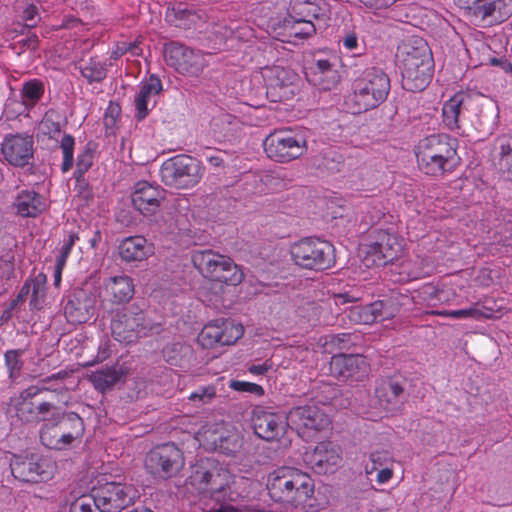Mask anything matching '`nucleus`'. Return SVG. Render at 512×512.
<instances>
[{"label":"nucleus","instance_id":"obj_11","mask_svg":"<svg viewBox=\"0 0 512 512\" xmlns=\"http://www.w3.org/2000/svg\"><path fill=\"white\" fill-rule=\"evenodd\" d=\"M366 266H384L402 258L405 239L389 230L380 229L376 241L364 246Z\"/></svg>","mask_w":512,"mask_h":512},{"label":"nucleus","instance_id":"obj_29","mask_svg":"<svg viewBox=\"0 0 512 512\" xmlns=\"http://www.w3.org/2000/svg\"><path fill=\"white\" fill-rule=\"evenodd\" d=\"M470 95L460 92L446 101L442 108L443 122L450 130L460 128V120L466 117V112L472 105Z\"/></svg>","mask_w":512,"mask_h":512},{"label":"nucleus","instance_id":"obj_51","mask_svg":"<svg viewBox=\"0 0 512 512\" xmlns=\"http://www.w3.org/2000/svg\"><path fill=\"white\" fill-rule=\"evenodd\" d=\"M512 16V0H494L490 9L489 21L501 23Z\"/></svg>","mask_w":512,"mask_h":512},{"label":"nucleus","instance_id":"obj_39","mask_svg":"<svg viewBox=\"0 0 512 512\" xmlns=\"http://www.w3.org/2000/svg\"><path fill=\"white\" fill-rule=\"evenodd\" d=\"M283 27L288 36L299 39L311 37L318 30L317 24L310 20H303L293 13L284 19Z\"/></svg>","mask_w":512,"mask_h":512},{"label":"nucleus","instance_id":"obj_12","mask_svg":"<svg viewBox=\"0 0 512 512\" xmlns=\"http://www.w3.org/2000/svg\"><path fill=\"white\" fill-rule=\"evenodd\" d=\"M12 475L28 483H39L50 480L55 471L54 462L41 454H13L10 458Z\"/></svg>","mask_w":512,"mask_h":512},{"label":"nucleus","instance_id":"obj_22","mask_svg":"<svg viewBox=\"0 0 512 512\" xmlns=\"http://www.w3.org/2000/svg\"><path fill=\"white\" fill-rule=\"evenodd\" d=\"M165 199L166 191L159 185H153L147 181L137 182L131 194L134 208L147 217L155 215Z\"/></svg>","mask_w":512,"mask_h":512},{"label":"nucleus","instance_id":"obj_40","mask_svg":"<svg viewBox=\"0 0 512 512\" xmlns=\"http://www.w3.org/2000/svg\"><path fill=\"white\" fill-rule=\"evenodd\" d=\"M65 125V120L62 115L54 110H48L39 125V130L42 135L48 136L49 139L58 141L60 136L64 133L62 132V128Z\"/></svg>","mask_w":512,"mask_h":512},{"label":"nucleus","instance_id":"obj_48","mask_svg":"<svg viewBox=\"0 0 512 512\" xmlns=\"http://www.w3.org/2000/svg\"><path fill=\"white\" fill-rule=\"evenodd\" d=\"M55 142L59 146L63 154L61 170L63 172H68L74 165L75 139L73 136L65 133L62 136H60L58 141Z\"/></svg>","mask_w":512,"mask_h":512},{"label":"nucleus","instance_id":"obj_57","mask_svg":"<svg viewBox=\"0 0 512 512\" xmlns=\"http://www.w3.org/2000/svg\"><path fill=\"white\" fill-rule=\"evenodd\" d=\"M439 289L432 284H425L417 291V297L426 305L435 307Z\"/></svg>","mask_w":512,"mask_h":512},{"label":"nucleus","instance_id":"obj_58","mask_svg":"<svg viewBox=\"0 0 512 512\" xmlns=\"http://www.w3.org/2000/svg\"><path fill=\"white\" fill-rule=\"evenodd\" d=\"M427 314L440 317H449L454 319H473V311L471 306L459 310H432L427 312Z\"/></svg>","mask_w":512,"mask_h":512},{"label":"nucleus","instance_id":"obj_5","mask_svg":"<svg viewBox=\"0 0 512 512\" xmlns=\"http://www.w3.org/2000/svg\"><path fill=\"white\" fill-rule=\"evenodd\" d=\"M289 252L293 263L305 270L325 271L336 264L334 245L318 237L308 236L293 242Z\"/></svg>","mask_w":512,"mask_h":512},{"label":"nucleus","instance_id":"obj_8","mask_svg":"<svg viewBox=\"0 0 512 512\" xmlns=\"http://www.w3.org/2000/svg\"><path fill=\"white\" fill-rule=\"evenodd\" d=\"M231 473L207 459L196 465L189 477L190 483L199 492L207 493L216 501H225L230 488Z\"/></svg>","mask_w":512,"mask_h":512},{"label":"nucleus","instance_id":"obj_35","mask_svg":"<svg viewBox=\"0 0 512 512\" xmlns=\"http://www.w3.org/2000/svg\"><path fill=\"white\" fill-rule=\"evenodd\" d=\"M16 214L21 217H37L46 209L42 195L35 191L23 190L14 201Z\"/></svg>","mask_w":512,"mask_h":512},{"label":"nucleus","instance_id":"obj_41","mask_svg":"<svg viewBox=\"0 0 512 512\" xmlns=\"http://www.w3.org/2000/svg\"><path fill=\"white\" fill-rule=\"evenodd\" d=\"M165 18L168 23L175 27L189 29L195 22L197 16L192 10L179 4L178 6L169 8Z\"/></svg>","mask_w":512,"mask_h":512},{"label":"nucleus","instance_id":"obj_53","mask_svg":"<svg viewBox=\"0 0 512 512\" xmlns=\"http://www.w3.org/2000/svg\"><path fill=\"white\" fill-rule=\"evenodd\" d=\"M30 107L20 98L9 97L5 103L4 114L7 119H14L18 116H29Z\"/></svg>","mask_w":512,"mask_h":512},{"label":"nucleus","instance_id":"obj_13","mask_svg":"<svg viewBox=\"0 0 512 512\" xmlns=\"http://www.w3.org/2000/svg\"><path fill=\"white\" fill-rule=\"evenodd\" d=\"M163 54L167 65L178 73L187 76H198L208 65L209 53L195 50L179 42L164 45Z\"/></svg>","mask_w":512,"mask_h":512},{"label":"nucleus","instance_id":"obj_52","mask_svg":"<svg viewBox=\"0 0 512 512\" xmlns=\"http://www.w3.org/2000/svg\"><path fill=\"white\" fill-rule=\"evenodd\" d=\"M371 465H366L365 472L367 475L372 474L379 468L393 466V457L387 450L375 451L370 454Z\"/></svg>","mask_w":512,"mask_h":512},{"label":"nucleus","instance_id":"obj_3","mask_svg":"<svg viewBox=\"0 0 512 512\" xmlns=\"http://www.w3.org/2000/svg\"><path fill=\"white\" fill-rule=\"evenodd\" d=\"M434 69L432 52L427 42L415 39L404 46L402 86L411 92L422 91L429 84Z\"/></svg>","mask_w":512,"mask_h":512},{"label":"nucleus","instance_id":"obj_27","mask_svg":"<svg viewBox=\"0 0 512 512\" xmlns=\"http://www.w3.org/2000/svg\"><path fill=\"white\" fill-rule=\"evenodd\" d=\"M33 137L16 134L6 137L2 144L4 158L14 166L23 167L30 163L34 155Z\"/></svg>","mask_w":512,"mask_h":512},{"label":"nucleus","instance_id":"obj_62","mask_svg":"<svg viewBox=\"0 0 512 512\" xmlns=\"http://www.w3.org/2000/svg\"><path fill=\"white\" fill-rule=\"evenodd\" d=\"M44 297V288L38 281L33 284L31 292L30 305L36 309L41 308V303Z\"/></svg>","mask_w":512,"mask_h":512},{"label":"nucleus","instance_id":"obj_14","mask_svg":"<svg viewBox=\"0 0 512 512\" xmlns=\"http://www.w3.org/2000/svg\"><path fill=\"white\" fill-rule=\"evenodd\" d=\"M184 465V454L173 443H166L153 448L147 454L145 460L146 469L154 476L162 479L177 476Z\"/></svg>","mask_w":512,"mask_h":512},{"label":"nucleus","instance_id":"obj_55","mask_svg":"<svg viewBox=\"0 0 512 512\" xmlns=\"http://www.w3.org/2000/svg\"><path fill=\"white\" fill-rule=\"evenodd\" d=\"M216 396V388L214 385H206L198 387L192 392L188 399L196 404L202 405L212 401Z\"/></svg>","mask_w":512,"mask_h":512},{"label":"nucleus","instance_id":"obj_45","mask_svg":"<svg viewBox=\"0 0 512 512\" xmlns=\"http://www.w3.org/2000/svg\"><path fill=\"white\" fill-rule=\"evenodd\" d=\"M162 354L168 364L180 366L181 362L192 354V348L184 343H169L163 348Z\"/></svg>","mask_w":512,"mask_h":512},{"label":"nucleus","instance_id":"obj_32","mask_svg":"<svg viewBox=\"0 0 512 512\" xmlns=\"http://www.w3.org/2000/svg\"><path fill=\"white\" fill-rule=\"evenodd\" d=\"M104 290L112 303L124 304L133 298L135 285L131 277L119 275L107 279L104 283Z\"/></svg>","mask_w":512,"mask_h":512},{"label":"nucleus","instance_id":"obj_49","mask_svg":"<svg viewBox=\"0 0 512 512\" xmlns=\"http://www.w3.org/2000/svg\"><path fill=\"white\" fill-rule=\"evenodd\" d=\"M182 242L186 246L203 245L209 243L210 233L200 226H189L182 233Z\"/></svg>","mask_w":512,"mask_h":512},{"label":"nucleus","instance_id":"obj_42","mask_svg":"<svg viewBox=\"0 0 512 512\" xmlns=\"http://www.w3.org/2000/svg\"><path fill=\"white\" fill-rule=\"evenodd\" d=\"M455 4L468 15L487 20L494 0H454Z\"/></svg>","mask_w":512,"mask_h":512},{"label":"nucleus","instance_id":"obj_63","mask_svg":"<svg viewBox=\"0 0 512 512\" xmlns=\"http://www.w3.org/2000/svg\"><path fill=\"white\" fill-rule=\"evenodd\" d=\"M213 121L214 126L224 127L227 125L230 127V130H235L240 124L238 118L230 114H222L218 118H215Z\"/></svg>","mask_w":512,"mask_h":512},{"label":"nucleus","instance_id":"obj_34","mask_svg":"<svg viewBox=\"0 0 512 512\" xmlns=\"http://www.w3.org/2000/svg\"><path fill=\"white\" fill-rule=\"evenodd\" d=\"M314 76V84L319 85L323 90L332 89L339 81L336 70V58H319L315 60L314 66L310 68Z\"/></svg>","mask_w":512,"mask_h":512},{"label":"nucleus","instance_id":"obj_47","mask_svg":"<svg viewBox=\"0 0 512 512\" xmlns=\"http://www.w3.org/2000/svg\"><path fill=\"white\" fill-rule=\"evenodd\" d=\"M473 319L476 321L484 319H500L503 316L502 308L497 307L496 302L492 301L489 305L487 301H477L471 305Z\"/></svg>","mask_w":512,"mask_h":512},{"label":"nucleus","instance_id":"obj_24","mask_svg":"<svg viewBox=\"0 0 512 512\" xmlns=\"http://www.w3.org/2000/svg\"><path fill=\"white\" fill-rule=\"evenodd\" d=\"M199 446L206 451L230 454L235 448V435H231L223 423L206 424L195 435Z\"/></svg>","mask_w":512,"mask_h":512},{"label":"nucleus","instance_id":"obj_9","mask_svg":"<svg viewBox=\"0 0 512 512\" xmlns=\"http://www.w3.org/2000/svg\"><path fill=\"white\" fill-rule=\"evenodd\" d=\"M266 155L279 163H288L307 152V139L303 132L276 130L263 141Z\"/></svg>","mask_w":512,"mask_h":512},{"label":"nucleus","instance_id":"obj_56","mask_svg":"<svg viewBox=\"0 0 512 512\" xmlns=\"http://www.w3.org/2000/svg\"><path fill=\"white\" fill-rule=\"evenodd\" d=\"M229 387L234 391L254 394L257 396H263L265 393L264 388L261 385L247 381L232 380Z\"/></svg>","mask_w":512,"mask_h":512},{"label":"nucleus","instance_id":"obj_4","mask_svg":"<svg viewBox=\"0 0 512 512\" xmlns=\"http://www.w3.org/2000/svg\"><path fill=\"white\" fill-rule=\"evenodd\" d=\"M390 79L378 68H369L353 83V94L349 102L353 113H362L377 108L390 91Z\"/></svg>","mask_w":512,"mask_h":512},{"label":"nucleus","instance_id":"obj_26","mask_svg":"<svg viewBox=\"0 0 512 512\" xmlns=\"http://www.w3.org/2000/svg\"><path fill=\"white\" fill-rule=\"evenodd\" d=\"M331 374L342 380H362L368 375L369 364L360 354H337L330 361Z\"/></svg>","mask_w":512,"mask_h":512},{"label":"nucleus","instance_id":"obj_36","mask_svg":"<svg viewBox=\"0 0 512 512\" xmlns=\"http://www.w3.org/2000/svg\"><path fill=\"white\" fill-rule=\"evenodd\" d=\"M152 249L142 236H132L124 239L119 245V255L127 263L140 262L151 255Z\"/></svg>","mask_w":512,"mask_h":512},{"label":"nucleus","instance_id":"obj_46","mask_svg":"<svg viewBox=\"0 0 512 512\" xmlns=\"http://www.w3.org/2000/svg\"><path fill=\"white\" fill-rule=\"evenodd\" d=\"M82 76L89 82H101L106 78L107 70L105 63L96 58H91L80 66Z\"/></svg>","mask_w":512,"mask_h":512},{"label":"nucleus","instance_id":"obj_18","mask_svg":"<svg viewBox=\"0 0 512 512\" xmlns=\"http://www.w3.org/2000/svg\"><path fill=\"white\" fill-rule=\"evenodd\" d=\"M288 422V415L274 412L269 407L257 406L252 412L255 434L267 441L277 440L283 436Z\"/></svg>","mask_w":512,"mask_h":512},{"label":"nucleus","instance_id":"obj_59","mask_svg":"<svg viewBox=\"0 0 512 512\" xmlns=\"http://www.w3.org/2000/svg\"><path fill=\"white\" fill-rule=\"evenodd\" d=\"M120 107L118 105L110 104L104 116V125L107 131L113 132L116 127L118 118L120 116Z\"/></svg>","mask_w":512,"mask_h":512},{"label":"nucleus","instance_id":"obj_21","mask_svg":"<svg viewBox=\"0 0 512 512\" xmlns=\"http://www.w3.org/2000/svg\"><path fill=\"white\" fill-rule=\"evenodd\" d=\"M96 298L94 294L85 289H73L67 295L64 306V315L73 325L86 323L94 315Z\"/></svg>","mask_w":512,"mask_h":512},{"label":"nucleus","instance_id":"obj_17","mask_svg":"<svg viewBox=\"0 0 512 512\" xmlns=\"http://www.w3.org/2000/svg\"><path fill=\"white\" fill-rule=\"evenodd\" d=\"M152 329L151 322L143 311L124 310L117 313L111 322V332L118 342L131 344L146 337Z\"/></svg>","mask_w":512,"mask_h":512},{"label":"nucleus","instance_id":"obj_25","mask_svg":"<svg viewBox=\"0 0 512 512\" xmlns=\"http://www.w3.org/2000/svg\"><path fill=\"white\" fill-rule=\"evenodd\" d=\"M303 460L317 474L332 473L342 460L341 449L332 442H320L304 453Z\"/></svg>","mask_w":512,"mask_h":512},{"label":"nucleus","instance_id":"obj_33","mask_svg":"<svg viewBox=\"0 0 512 512\" xmlns=\"http://www.w3.org/2000/svg\"><path fill=\"white\" fill-rule=\"evenodd\" d=\"M292 13L303 20L314 22L318 29L323 28L329 20V10L323 1L305 0L297 2L292 8Z\"/></svg>","mask_w":512,"mask_h":512},{"label":"nucleus","instance_id":"obj_44","mask_svg":"<svg viewBox=\"0 0 512 512\" xmlns=\"http://www.w3.org/2000/svg\"><path fill=\"white\" fill-rule=\"evenodd\" d=\"M24 353L23 349H9L4 353V365L11 382H15L21 375L24 368Z\"/></svg>","mask_w":512,"mask_h":512},{"label":"nucleus","instance_id":"obj_20","mask_svg":"<svg viewBox=\"0 0 512 512\" xmlns=\"http://www.w3.org/2000/svg\"><path fill=\"white\" fill-rule=\"evenodd\" d=\"M288 418L302 437H311L330 424L328 416L315 405L295 407L288 413Z\"/></svg>","mask_w":512,"mask_h":512},{"label":"nucleus","instance_id":"obj_64","mask_svg":"<svg viewBox=\"0 0 512 512\" xmlns=\"http://www.w3.org/2000/svg\"><path fill=\"white\" fill-rule=\"evenodd\" d=\"M475 282L479 287H489L493 283L491 271L488 269H481L475 278Z\"/></svg>","mask_w":512,"mask_h":512},{"label":"nucleus","instance_id":"obj_1","mask_svg":"<svg viewBox=\"0 0 512 512\" xmlns=\"http://www.w3.org/2000/svg\"><path fill=\"white\" fill-rule=\"evenodd\" d=\"M415 154L419 169L434 177L452 172L460 160L456 140L447 134H432L421 139Z\"/></svg>","mask_w":512,"mask_h":512},{"label":"nucleus","instance_id":"obj_60","mask_svg":"<svg viewBox=\"0 0 512 512\" xmlns=\"http://www.w3.org/2000/svg\"><path fill=\"white\" fill-rule=\"evenodd\" d=\"M93 162V155L89 149L82 151L77 157V172L82 175L88 171Z\"/></svg>","mask_w":512,"mask_h":512},{"label":"nucleus","instance_id":"obj_37","mask_svg":"<svg viewBox=\"0 0 512 512\" xmlns=\"http://www.w3.org/2000/svg\"><path fill=\"white\" fill-rule=\"evenodd\" d=\"M409 300L410 297L408 295L393 290L388 299L377 300L371 303L376 322L394 318L399 313L400 307L406 305Z\"/></svg>","mask_w":512,"mask_h":512},{"label":"nucleus","instance_id":"obj_6","mask_svg":"<svg viewBox=\"0 0 512 512\" xmlns=\"http://www.w3.org/2000/svg\"><path fill=\"white\" fill-rule=\"evenodd\" d=\"M40 430L41 443L49 449L62 450L84 434V422L76 413L61 415L54 411Z\"/></svg>","mask_w":512,"mask_h":512},{"label":"nucleus","instance_id":"obj_28","mask_svg":"<svg viewBox=\"0 0 512 512\" xmlns=\"http://www.w3.org/2000/svg\"><path fill=\"white\" fill-rule=\"evenodd\" d=\"M379 406L388 414L399 413L406 401L405 389L394 379L382 380L375 390Z\"/></svg>","mask_w":512,"mask_h":512},{"label":"nucleus","instance_id":"obj_38","mask_svg":"<svg viewBox=\"0 0 512 512\" xmlns=\"http://www.w3.org/2000/svg\"><path fill=\"white\" fill-rule=\"evenodd\" d=\"M495 162L499 171L512 178V135H501L494 144Z\"/></svg>","mask_w":512,"mask_h":512},{"label":"nucleus","instance_id":"obj_43","mask_svg":"<svg viewBox=\"0 0 512 512\" xmlns=\"http://www.w3.org/2000/svg\"><path fill=\"white\" fill-rule=\"evenodd\" d=\"M44 83L39 79L25 81L20 89V98L33 109L44 95Z\"/></svg>","mask_w":512,"mask_h":512},{"label":"nucleus","instance_id":"obj_54","mask_svg":"<svg viewBox=\"0 0 512 512\" xmlns=\"http://www.w3.org/2000/svg\"><path fill=\"white\" fill-rule=\"evenodd\" d=\"M349 319L360 324H373L376 322L375 314L371 304L356 306L349 312Z\"/></svg>","mask_w":512,"mask_h":512},{"label":"nucleus","instance_id":"obj_19","mask_svg":"<svg viewBox=\"0 0 512 512\" xmlns=\"http://www.w3.org/2000/svg\"><path fill=\"white\" fill-rule=\"evenodd\" d=\"M43 390H45V388L32 385L20 393L15 408L17 416L22 421L31 423L46 422L48 417L57 410L50 402H33V398Z\"/></svg>","mask_w":512,"mask_h":512},{"label":"nucleus","instance_id":"obj_15","mask_svg":"<svg viewBox=\"0 0 512 512\" xmlns=\"http://www.w3.org/2000/svg\"><path fill=\"white\" fill-rule=\"evenodd\" d=\"M93 497L101 512H120L133 505L138 491L131 484L105 482L93 488Z\"/></svg>","mask_w":512,"mask_h":512},{"label":"nucleus","instance_id":"obj_50","mask_svg":"<svg viewBox=\"0 0 512 512\" xmlns=\"http://www.w3.org/2000/svg\"><path fill=\"white\" fill-rule=\"evenodd\" d=\"M343 49L351 57H361L366 54V44L360 40L355 32L346 33L341 40Z\"/></svg>","mask_w":512,"mask_h":512},{"label":"nucleus","instance_id":"obj_7","mask_svg":"<svg viewBox=\"0 0 512 512\" xmlns=\"http://www.w3.org/2000/svg\"><path fill=\"white\" fill-rule=\"evenodd\" d=\"M192 262L205 278L212 281L236 286L243 280V272L233 259L213 250L196 251Z\"/></svg>","mask_w":512,"mask_h":512},{"label":"nucleus","instance_id":"obj_16","mask_svg":"<svg viewBox=\"0 0 512 512\" xmlns=\"http://www.w3.org/2000/svg\"><path fill=\"white\" fill-rule=\"evenodd\" d=\"M244 334L241 323L232 319L219 318L206 323L197 336V343L203 349L235 344Z\"/></svg>","mask_w":512,"mask_h":512},{"label":"nucleus","instance_id":"obj_31","mask_svg":"<svg viewBox=\"0 0 512 512\" xmlns=\"http://www.w3.org/2000/svg\"><path fill=\"white\" fill-rule=\"evenodd\" d=\"M128 374V369L122 365L104 366L93 371L89 375V381L95 390L100 393H106L114 388L119 382H124Z\"/></svg>","mask_w":512,"mask_h":512},{"label":"nucleus","instance_id":"obj_61","mask_svg":"<svg viewBox=\"0 0 512 512\" xmlns=\"http://www.w3.org/2000/svg\"><path fill=\"white\" fill-rule=\"evenodd\" d=\"M336 305H344L346 303H354L362 300V293L360 291H347L333 296Z\"/></svg>","mask_w":512,"mask_h":512},{"label":"nucleus","instance_id":"obj_30","mask_svg":"<svg viewBox=\"0 0 512 512\" xmlns=\"http://www.w3.org/2000/svg\"><path fill=\"white\" fill-rule=\"evenodd\" d=\"M161 91V80L155 75L150 76L147 81L141 82L138 85L134 100L137 120L141 121L146 118L149 113V105L152 104L154 106L156 103L155 97L158 96Z\"/></svg>","mask_w":512,"mask_h":512},{"label":"nucleus","instance_id":"obj_2","mask_svg":"<svg viewBox=\"0 0 512 512\" xmlns=\"http://www.w3.org/2000/svg\"><path fill=\"white\" fill-rule=\"evenodd\" d=\"M267 489L275 502L304 508L314 494V481L294 467H281L268 476Z\"/></svg>","mask_w":512,"mask_h":512},{"label":"nucleus","instance_id":"obj_23","mask_svg":"<svg viewBox=\"0 0 512 512\" xmlns=\"http://www.w3.org/2000/svg\"><path fill=\"white\" fill-rule=\"evenodd\" d=\"M267 96L273 102L291 99L295 94L297 75L290 69L276 66L266 70Z\"/></svg>","mask_w":512,"mask_h":512},{"label":"nucleus","instance_id":"obj_10","mask_svg":"<svg viewBox=\"0 0 512 512\" xmlns=\"http://www.w3.org/2000/svg\"><path fill=\"white\" fill-rule=\"evenodd\" d=\"M163 182L176 189L195 186L201 179L200 162L188 155H177L165 161L161 166Z\"/></svg>","mask_w":512,"mask_h":512}]
</instances>
